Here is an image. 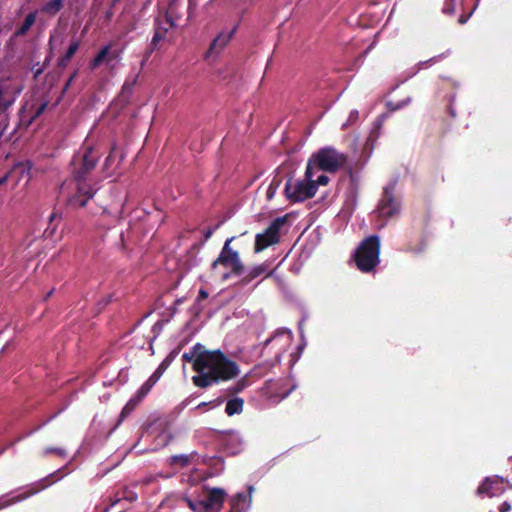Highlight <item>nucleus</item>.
Here are the masks:
<instances>
[{"label": "nucleus", "instance_id": "1", "mask_svg": "<svg viewBox=\"0 0 512 512\" xmlns=\"http://www.w3.org/2000/svg\"><path fill=\"white\" fill-rule=\"evenodd\" d=\"M246 235L247 232H244L239 236L226 239L218 257L211 264V276L219 281L242 276L241 283L243 285L256 281L255 286L264 283L265 286L281 287L282 279L277 275L276 269H271L268 263H261L245 269L240 252L249 247V241L244 243L242 240Z\"/></svg>", "mask_w": 512, "mask_h": 512}, {"label": "nucleus", "instance_id": "2", "mask_svg": "<svg viewBox=\"0 0 512 512\" xmlns=\"http://www.w3.org/2000/svg\"><path fill=\"white\" fill-rule=\"evenodd\" d=\"M194 370L196 375L192 377V382L199 388L232 380L240 373L239 365L220 349L200 352L195 358Z\"/></svg>", "mask_w": 512, "mask_h": 512}, {"label": "nucleus", "instance_id": "3", "mask_svg": "<svg viewBox=\"0 0 512 512\" xmlns=\"http://www.w3.org/2000/svg\"><path fill=\"white\" fill-rule=\"evenodd\" d=\"M103 153L98 146L83 145L71 160V173L77 183V193L70 199L74 207H84L94 196L96 189L87 181L95 170Z\"/></svg>", "mask_w": 512, "mask_h": 512}, {"label": "nucleus", "instance_id": "4", "mask_svg": "<svg viewBox=\"0 0 512 512\" xmlns=\"http://www.w3.org/2000/svg\"><path fill=\"white\" fill-rule=\"evenodd\" d=\"M347 163V155L333 147H323L312 154L306 166L307 177L314 176V169L335 173Z\"/></svg>", "mask_w": 512, "mask_h": 512}, {"label": "nucleus", "instance_id": "5", "mask_svg": "<svg viewBox=\"0 0 512 512\" xmlns=\"http://www.w3.org/2000/svg\"><path fill=\"white\" fill-rule=\"evenodd\" d=\"M205 492L196 497L184 495L183 501L193 512H220L227 492L220 487H204Z\"/></svg>", "mask_w": 512, "mask_h": 512}, {"label": "nucleus", "instance_id": "6", "mask_svg": "<svg viewBox=\"0 0 512 512\" xmlns=\"http://www.w3.org/2000/svg\"><path fill=\"white\" fill-rule=\"evenodd\" d=\"M380 238L371 235L364 239L356 249L354 259L357 268L362 272H370L379 264Z\"/></svg>", "mask_w": 512, "mask_h": 512}, {"label": "nucleus", "instance_id": "7", "mask_svg": "<svg viewBox=\"0 0 512 512\" xmlns=\"http://www.w3.org/2000/svg\"><path fill=\"white\" fill-rule=\"evenodd\" d=\"M317 192L316 183H314L313 177H307L304 175L303 179H289L285 183L284 194L285 197L293 203L304 202L312 197Z\"/></svg>", "mask_w": 512, "mask_h": 512}, {"label": "nucleus", "instance_id": "8", "mask_svg": "<svg viewBox=\"0 0 512 512\" xmlns=\"http://www.w3.org/2000/svg\"><path fill=\"white\" fill-rule=\"evenodd\" d=\"M64 468L65 467L60 468V469L50 473L46 477L28 485L26 487V491L24 493H20L16 496L11 497L10 499H6L5 496L0 497V509L8 507V506L16 504V503H19V502H22V501L28 499L29 497L36 495L40 491L48 488L54 482L59 481L60 479L63 478V475H60L56 480L51 481V482H48V479L59 474Z\"/></svg>", "mask_w": 512, "mask_h": 512}, {"label": "nucleus", "instance_id": "9", "mask_svg": "<svg viewBox=\"0 0 512 512\" xmlns=\"http://www.w3.org/2000/svg\"><path fill=\"white\" fill-rule=\"evenodd\" d=\"M287 216L275 218L264 232L258 233L255 237L254 251L259 253L269 246L279 243L280 229L286 223Z\"/></svg>", "mask_w": 512, "mask_h": 512}, {"label": "nucleus", "instance_id": "10", "mask_svg": "<svg viewBox=\"0 0 512 512\" xmlns=\"http://www.w3.org/2000/svg\"><path fill=\"white\" fill-rule=\"evenodd\" d=\"M396 183L384 187L376 212L379 217L392 218L400 213L401 203L395 195Z\"/></svg>", "mask_w": 512, "mask_h": 512}, {"label": "nucleus", "instance_id": "11", "mask_svg": "<svg viewBox=\"0 0 512 512\" xmlns=\"http://www.w3.org/2000/svg\"><path fill=\"white\" fill-rule=\"evenodd\" d=\"M505 478L502 476H487L483 479L476 490V494L480 497L488 496L490 498L500 496L504 493L505 489L499 485V482L503 483Z\"/></svg>", "mask_w": 512, "mask_h": 512}, {"label": "nucleus", "instance_id": "12", "mask_svg": "<svg viewBox=\"0 0 512 512\" xmlns=\"http://www.w3.org/2000/svg\"><path fill=\"white\" fill-rule=\"evenodd\" d=\"M219 444L224 452L228 455H237L243 449V441L241 436L234 431L221 432Z\"/></svg>", "mask_w": 512, "mask_h": 512}, {"label": "nucleus", "instance_id": "13", "mask_svg": "<svg viewBox=\"0 0 512 512\" xmlns=\"http://www.w3.org/2000/svg\"><path fill=\"white\" fill-rule=\"evenodd\" d=\"M234 29L229 32H221L210 43L208 50L204 54V60H209L218 56L232 39Z\"/></svg>", "mask_w": 512, "mask_h": 512}, {"label": "nucleus", "instance_id": "14", "mask_svg": "<svg viewBox=\"0 0 512 512\" xmlns=\"http://www.w3.org/2000/svg\"><path fill=\"white\" fill-rule=\"evenodd\" d=\"M148 394L149 392L146 390V388L140 386V388L135 392V394L128 400V402L122 408L117 424H121L125 420V418L135 410V408L144 400V398Z\"/></svg>", "mask_w": 512, "mask_h": 512}, {"label": "nucleus", "instance_id": "15", "mask_svg": "<svg viewBox=\"0 0 512 512\" xmlns=\"http://www.w3.org/2000/svg\"><path fill=\"white\" fill-rule=\"evenodd\" d=\"M185 6L181 0H171L165 14V23L169 28L176 27V21L184 16Z\"/></svg>", "mask_w": 512, "mask_h": 512}, {"label": "nucleus", "instance_id": "16", "mask_svg": "<svg viewBox=\"0 0 512 512\" xmlns=\"http://www.w3.org/2000/svg\"><path fill=\"white\" fill-rule=\"evenodd\" d=\"M252 507V497L244 492H238L231 498L230 512H249Z\"/></svg>", "mask_w": 512, "mask_h": 512}, {"label": "nucleus", "instance_id": "17", "mask_svg": "<svg viewBox=\"0 0 512 512\" xmlns=\"http://www.w3.org/2000/svg\"><path fill=\"white\" fill-rule=\"evenodd\" d=\"M299 308L301 310L302 317H301V319L298 322V330H299V335H300V343L296 347L297 358H299L301 356L303 350L305 349V347L307 345V340L305 338L304 328L303 327H304V322L308 318V311L306 310V308L302 304H299Z\"/></svg>", "mask_w": 512, "mask_h": 512}, {"label": "nucleus", "instance_id": "18", "mask_svg": "<svg viewBox=\"0 0 512 512\" xmlns=\"http://www.w3.org/2000/svg\"><path fill=\"white\" fill-rule=\"evenodd\" d=\"M225 413L228 416H234L242 413L244 407V399L238 396H233L225 400Z\"/></svg>", "mask_w": 512, "mask_h": 512}, {"label": "nucleus", "instance_id": "19", "mask_svg": "<svg viewBox=\"0 0 512 512\" xmlns=\"http://www.w3.org/2000/svg\"><path fill=\"white\" fill-rule=\"evenodd\" d=\"M79 46H80L79 40H72L68 49L66 50L65 54L58 59V61H57L58 67H60V68L67 67V65L69 64L72 57L78 51Z\"/></svg>", "mask_w": 512, "mask_h": 512}, {"label": "nucleus", "instance_id": "20", "mask_svg": "<svg viewBox=\"0 0 512 512\" xmlns=\"http://www.w3.org/2000/svg\"><path fill=\"white\" fill-rule=\"evenodd\" d=\"M37 17V11L30 12L22 22V24L16 29L15 36L20 37L27 34L30 28L34 25Z\"/></svg>", "mask_w": 512, "mask_h": 512}, {"label": "nucleus", "instance_id": "21", "mask_svg": "<svg viewBox=\"0 0 512 512\" xmlns=\"http://www.w3.org/2000/svg\"><path fill=\"white\" fill-rule=\"evenodd\" d=\"M169 29V25H167L166 23L165 25H162L159 19H156L155 32L151 41L152 49H155L158 43L165 38V35Z\"/></svg>", "mask_w": 512, "mask_h": 512}, {"label": "nucleus", "instance_id": "22", "mask_svg": "<svg viewBox=\"0 0 512 512\" xmlns=\"http://www.w3.org/2000/svg\"><path fill=\"white\" fill-rule=\"evenodd\" d=\"M63 7V0H50L41 7V12L50 16H55L63 9Z\"/></svg>", "mask_w": 512, "mask_h": 512}, {"label": "nucleus", "instance_id": "23", "mask_svg": "<svg viewBox=\"0 0 512 512\" xmlns=\"http://www.w3.org/2000/svg\"><path fill=\"white\" fill-rule=\"evenodd\" d=\"M111 45H106L99 50L97 55L90 62V69L94 70L98 68L108 57L111 50Z\"/></svg>", "mask_w": 512, "mask_h": 512}, {"label": "nucleus", "instance_id": "24", "mask_svg": "<svg viewBox=\"0 0 512 512\" xmlns=\"http://www.w3.org/2000/svg\"><path fill=\"white\" fill-rule=\"evenodd\" d=\"M166 370H164L161 366H158L155 371L151 374V376L141 385L143 388H146L148 392L151 391L153 386L159 381Z\"/></svg>", "mask_w": 512, "mask_h": 512}, {"label": "nucleus", "instance_id": "25", "mask_svg": "<svg viewBox=\"0 0 512 512\" xmlns=\"http://www.w3.org/2000/svg\"><path fill=\"white\" fill-rule=\"evenodd\" d=\"M281 183H282V178L279 176V173H276V175L273 177V179L267 189V192H266V198L268 201L273 199V197L275 196Z\"/></svg>", "mask_w": 512, "mask_h": 512}, {"label": "nucleus", "instance_id": "26", "mask_svg": "<svg viewBox=\"0 0 512 512\" xmlns=\"http://www.w3.org/2000/svg\"><path fill=\"white\" fill-rule=\"evenodd\" d=\"M137 499H138L137 493L131 489L126 488L120 493V496L113 502L112 505H115L116 503H118L121 500H125L129 503H133Z\"/></svg>", "mask_w": 512, "mask_h": 512}, {"label": "nucleus", "instance_id": "27", "mask_svg": "<svg viewBox=\"0 0 512 512\" xmlns=\"http://www.w3.org/2000/svg\"><path fill=\"white\" fill-rule=\"evenodd\" d=\"M214 474L218 475L224 470V459L221 456H213L208 463Z\"/></svg>", "mask_w": 512, "mask_h": 512}, {"label": "nucleus", "instance_id": "28", "mask_svg": "<svg viewBox=\"0 0 512 512\" xmlns=\"http://www.w3.org/2000/svg\"><path fill=\"white\" fill-rule=\"evenodd\" d=\"M283 335H288L290 337L292 335V331L285 327L278 328L270 337H268L263 342V344H262L263 347L268 346L272 341H274L275 339H277L278 337L283 336Z\"/></svg>", "mask_w": 512, "mask_h": 512}, {"label": "nucleus", "instance_id": "29", "mask_svg": "<svg viewBox=\"0 0 512 512\" xmlns=\"http://www.w3.org/2000/svg\"><path fill=\"white\" fill-rule=\"evenodd\" d=\"M209 297V290H199L193 309L197 314L203 310L202 301Z\"/></svg>", "mask_w": 512, "mask_h": 512}, {"label": "nucleus", "instance_id": "30", "mask_svg": "<svg viewBox=\"0 0 512 512\" xmlns=\"http://www.w3.org/2000/svg\"><path fill=\"white\" fill-rule=\"evenodd\" d=\"M57 219H60V216L57 214L56 211H53L49 216V225L44 231V235L46 237H52L55 233L57 225L52 226V223Z\"/></svg>", "mask_w": 512, "mask_h": 512}, {"label": "nucleus", "instance_id": "31", "mask_svg": "<svg viewBox=\"0 0 512 512\" xmlns=\"http://www.w3.org/2000/svg\"><path fill=\"white\" fill-rule=\"evenodd\" d=\"M247 386V381L244 378L240 379L237 383H235L234 385L230 386L228 389H227V393L233 395V396H236V394L242 392L245 387Z\"/></svg>", "mask_w": 512, "mask_h": 512}, {"label": "nucleus", "instance_id": "32", "mask_svg": "<svg viewBox=\"0 0 512 512\" xmlns=\"http://www.w3.org/2000/svg\"><path fill=\"white\" fill-rule=\"evenodd\" d=\"M166 321L164 320H158L157 322H155V324L152 326V329H151V332L153 333V336L151 337L152 338V341H155L159 336L160 334L162 333L163 331V328H164V324H165Z\"/></svg>", "mask_w": 512, "mask_h": 512}, {"label": "nucleus", "instance_id": "33", "mask_svg": "<svg viewBox=\"0 0 512 512\" xmlns=\"http://www.w3.org/2000/svg\"><path fill=\"white\" fill-rule=\"evenodd\" d=\"M189 458L185 454L173 455L171 457V464H179L181 467H184L188 464Z\"/></svg>", "mask_w": 512, "mask_h": 512}, {"label": "nucleus", "instance_id": "34", "mask_svg": "<svg viewBox=\"0 0 512 512\" xmlns=\"http://www.w3.org/2000/svg\"><path fill=\"white\" fill-rule=\"evenodd\" d=\"M50 453H55L56 455H58L59 457H62V458H65L67 456V452L65 449L63 448H59V447H47L43 450V454L44 455H48Z\"/></svg>", "mask_w": 512, "mask_h": 512}, {"label": "nucleus", "instance_id": "35", "mask_svg": "<svg viewBox=\"0 0 512 512\" xmlns=\"http://www.w3.org/2000/svg\"><path fill=\"white\" fill-rule=\"evenodd\" d=\"M136 77L133 78L132 80H126L125 83L123 84L122 86V94L125 95H130L134 89V86L136 84Z\"/></svg>", "mask_w": 512, "mask_h": 512}, {"label": "nucleus", "instance_id": "36", "mask_svg": "<svg viewBox=\"0 0 512 512\" xmlns=\"http://www.w3.org/2000/svg\"><path fill=\"white\" fill-rule=\"evenodd\" d=\"M222 225V222H218L214 227H209L205 230H203V240L202 242L205 243L206 241H208L213 233Z\"/></svg>", "mask_w": 512, "mask_h": 512}, {"label": "nucleus", "instance_id": "37", "mask_svg": "<svg viewBox=\"0 0 512 512\" xmlns=\"http://www.w3.org/2000/svg\"><path fill=\"white\" fill-rule=\"evenodd\" d=\"M182 349V344H179L177 347H175L174 349H172L168 354L167 356L164 358L165 360H167L169 363L172 364V362L176 359V357L179 355L180 351Z\"/></svg>", "mask_w": 512, "mask_h": 512}, {"label": "nucleus", "instance_id": "38", "mask_svg": "<svg viewBox=\"0 0 512 512\" xmlns=\"http://www.w3.org/2000/svg\"><path fill=\"white\" fill-rule=\"evenodd\" d=\"M68 407V404L64 405L63 407L59 408L55 413L48 416L45 420H43L44 424L48 425L50 422H52L54 419H56L60 414H62Z\"/></svg>", "mask_w": 512, "mask_h": 512}, {"label": "nucleus", "instance_id": "39", "mask_svg": "<svg viewBox=\"0 0 512 512\" xmlns=\"http://www.w3.org/2000/svg\"><path fill=\"white\" fill-rule=\"evenodd\" d=\"M68 407V404L64 405L63 407L59 408L55 413L48 416L45 420H43L44 424L48 425L50 422H52L54 419H56L60 414H62Z\"/></svg>", "mask_w": 512, "mask_h": 512}, {"label": "nucleus", "instance_id": "40", "mask_svg": "<svg viewBox=\"0 0 512 512\" xmlns=\"http://www.w3.org/2000/svg\"><path fill=\"white\" fill-rule=\"evenodd\" d=\"M68 407V404L64 405L63 407L59 408L55 413L48 416L45 420H43L44 424L48 425L50 422H52L54 419H56L60 414H62Z\"/></svg>", "mask_w": 512, "mask_h": 512}, {"label": "nucleus", "instance_id": "41", "mask_svg": "<svg viewBox=\"0 0 512 512\" xmlns=\"http://www.w3.org/2000/svg\"><path fill=\"white\" fill-rule=\"evenodd\" d=\"M68 407V404L64 405L63 407L59 408L55 413L48 416L45 420H43L44 424L48 425L50 422H52L54 419H56L60 414H62Z\"/></svg>", "mask_w": 512, "mask_h": 512}, {"label": "nucleus", "instance_id": "42", "mask_svg": "<svg viewBox=\"0 0 512 512\" xmlns=\"http://www.w3.org/2000/svg\"><path fill=\"white\" fill-rule=\"evenodd\" d=\"M225 400L226 398L224 396H218L211 401H207V404L209 405V409H215L221 406L225 402Z\"/></svg>", "mask_w": 512, "mask_h": 512}, {"label": "nucleus", "instance_id": "43", "mask_svg": "<svg viewBox=\"0 0 512 512\" xmlns=\"http://www.w3.org/2000/svg\"><path fill=\"white\" fill-rule=\"evenodd\" d=\"M114 151H115V147L113 146L109 155L106 157V159L104 161L103 171L109 170L110 166L112 165V163L114 161V155H113Z\"/></svg>", "mask_w": 512, "mask_h": 512}, {"label": "nucleus", "instance_id": "44", "mask_svg": "<svg viewBox=\"0 0 512 512\" xmlns=\"http://www.w3.org/2000/svg\"><path fill=\"white\" fill-rule=\"evenodd\" d=\"M454 12H455L454 1L446 0L444 7H443V13L448 14V15H453Z\"/></svg>", "mask_w": 512, "mask_h": 512}, {"label": "nucleus", "instance_id": "45", "mask_svg": "<svg viewBox=\"0 0 512 512\" xmlns=\"http://www.w3.org/2000/svg\"><path fill=\"white\" fill-rule=\"evenodd\" d=\"M196 356L197 355L193 351L190 350L189 352H184L183 353L182 360L184 362H188V363L192 362L194 364Z\"/></svg>", "mask_w": 512, "mask_h": 512}, {"label": "nucleus", "instance_id": "46", "mask_svg": "<svg viewBox=\"0 0 512 512\" xmlns=\"http://www.w3.org/2000/svg\"><path fill=\"white\" fill-rule=\"evenodd\" d=\"M47 106H48V102H47V101H45V102L41 103V104L37 107V109L35 110V113H34V115H33V119H36V118H38L41 114H43V113H44V111L46 110Z\"/></svg>", "mask_w": 512, "mask_h": 512}, {"label": "nucleus", "instance_id": "47", "mask_svg": "<svg viewBox=\"0 0 512 512\" xmlns=\"http://www.w3.org/2000/svg\"><path fill=\"white\" fill-rule=\"evenodd\" d=\"M330 181V178L327 176V175H320L318 176V178L316 180H314V183H316V186L318 187L319 185H327Z\"/></svg>", "mask_w": 512, "mask_h": 512}, {"label": "nucleus", "instance_id": "48", "mask_svg": "<svg viewBox=\"0 0 512 512\" xmlns=\"http://www.w3.org/2000/svg\"><path fill=\"white\" fill-rule=\"evenodd\" d=\"M425 245H426L425 240L422 239L421 243L418 246H415V247L414 246H410L409 250L412 251V252H415V253H420V252L424 251Z\"/></svg>", "mask_w": 512, "mask_h": 512}, {"label": "nucleus", "instance_id": "49", "mask_svg": "<svg viewBox=\"0 0 512 512\" xmlns=\"http://www.w3.org/2000/svg\"><path fill=\"white\" fill-rule=\"evenodd\" d=\"M128 378V370L127 369H121L119 372V382L121 385H123Z\"/></svg>", "mask_w": 512, "mask_h": 512}, {"label": "nucleus", "instance_id": "50", "mask_svg": "<svg viewBox=\"0 0 512 512\" xmlns=\"http://www.w3.org/2000/svg\"><path fill=\"white\" fill-rule=\"evenodd\" d=\"M33 69H34V79H37L44 72V66H40L39 63L34 65Z\"/></svg>", "mask_w": 512, "mask_h": 512}, {"label": "nucleus", "instance_id": "51", "mask_svg": "<svg viewBox=\"0 0 512 512\" xmlns=\"http://www.w3.org/2000/svg\"><path fill=\"white\" fill-rule=\"evenodd\" d=\"M499 512H509L511 510V504L508 501H504L498 508Z\"/></svg>", "mask_w": 512, "mask_h": 512}, {"label": "nucleus", "instance_id": "52", "mask_svg": "<svg viewBox=\"0 0 512 512\" xmlns=\"http://www.w3.org/2000/svg\"><path fill=\"white\" fill-rule=\"evenodd\" d=\"M77 70L68 78V80L66 81L65 83V86H64V89H63V92L67 91V89L70 87V85L72 84L73 80L75 79V77L77 76Z\"/></svg>", "mask_w": 512, "mask_h": 512}, {"label": "nucleus", "instance_id": "53", "mask_svg": "<svg viewBox=\"0 0 512 512\" xmlns=\"http://www.w3.org/2000/svg\"><path fill=\"white\" fill-rule=\"evenodd\" d=\"M203 350H206V349L204 348V346L201 343H196L191 348V351H193L196 355H198Z\"/></svg>", "mask_w": 512, "mask_h": 512}, {"label": "nucleus", "instance_id": "54", "mask_svg": "<svg viewBox=\"0 0 512 512\" xmlns=\"http://www.w3.org/2000/svg\"><path fill=\"white\" fill-rule=\"evenodd\" d=\"M471 15H472V12H470L469 14H462L458 19L459 24H465L468 21V19L471 17Z\"/></svg>", "mask_w": 512, "mask_h": 512}, {"label": "nucleus", "instance_id": "55", "mask_svg": "<svg viewBox=\"0 0 512 512\" xmlns=\"http://www.w3.org/2000/svg\"><path fill=\"white\" fill-rule=\"evenodd\" d=\"M10 174H11V172L9 171V172H7L4 176H2V177L0 178V186H2V185H4L5 183H7L8 179H9V177H10Z\"/></svg>", "mask_w": 512, "mask_h": 512}, {"label": "nucleus", "instance_id": "56", "mask_svg": "<svg viewBox=\"0 0 512 512\" xmlns=\"http://www.w3.org/2000/svg\"><path fill=\"white\" fill-rule=\"evenodd\" d=\"M152 314V311H148L146 314L143 315V317L136 323V327L140 326L143 321L148 318Z\"/></svg>", "mask_w": 512, "mask_h": 512}, {"label": "nucleus", "instance_id": "57", "mask_svg": "<svg viewBox=\"0 0 512 512\" xmlns=\"http://www.w3.org/2000/svg\"><path fill=\"white\" fill-rule=\"evenodd\" d=\"M11 104H12V102H10V101H4V102L1 101L0 109L5 111L10 107Z\"/></svg>", "mask_w": 512, "mask_h": 512}, {"label": "nucleus", "instance_id": "58", "mask_svg": "<svg viewBox=\"0 0 512 512\" xmlns=\"http://www.w3.org/2000/svg\"><path fill=\"white\" fill-rule=\"evenodd\" d=\"M45 426H46V424H44V422L42 421L41 423H39L37 426H35L31 430L34 431V434H35L36 432H38L41 429H43Z\"/></svg>", "mask_w": 512, "mask_h": 512}, {"label": "nucleus", "instance_id": "59", "mask_svg": "<svg viewBox=\"0 0 512 512\" xmlns=\"http://www.w3.org/2000/svg\"><path fill=\"white\" fill-rule=\"evenodd\" d=\"M45 426H46V424H44V422L42 421L41 423H39L37 426H35L31 430L34 431V434H35L36 432H38L41 429H43Z\"/></svg>", "mask_w": 512, "mask_h": 512}, {"label": "nucleus", "instance_id": "60", "mask_svg": "<svg viewBox=\"0 0 512 512\" xmlns=\"http://www.w3.org/2000/svg\"><path fill=\"white\" fill-rule=\"evenodd\" d=\"M45 426H46V424H44V422L42 421L41 423H39L37 426H35L31 430L34 431V434H35L36 432H38L41 429H43Z\"/></svg>", "mask_w": 512, "mask_h": 512}, {"label": "nucleus", "instance_id": "61", "mask_svg": "<svg viewBox=\"0 0 512 512\" xmlns=\"http://www.w3.org/2000/svg\"><path fill=\"white\" fill-rule=\"evenodd\" d=\"M24 439H25V436L20 435L13 442L9 443L8 446L12 447L14 444L19 443Z\"/></svg>", "mask_w": 512, "mask_h": 512}, {"label": "nucleus", "instance_id": "62", "mask_svg": "<svg viewBox=\"0 0 512 512\" xmlns=\"http://www.w3.org/2000/svg\"><path fill=\"white\" fill-rule=\"evenodd\" d=\"M171 365L167 360L163 359V361L159 364L164 370H167L168 367Z\"/></svg>", "mask_w": 512, "mask_h": 512}, {"label": "nucleus", "instance_id": "63", "mask_svg": "<svg viewBox=\"0 0 512 512\" xmlns=\"http://www.w3.org/2000/svg\"><path fill=\"white\" fill-rule=\"evenodd\" d=\"M154 342L155 341H152V338L149 339V347H148V349H149L151 355H153L155 353L154 346H153Z\"/></svg>", "mask_w": 512, "mask_h": 512}, {"label": "nucleus", "instance_id": "64", "mask_svg": "<svg viewBox=\"0 0 512 512\" xmlns=\"http://www.w3.org/2000/svg\"><path fill=\"white\" fill-rule=\"evenodd\" d=\"M253 492H254V486L253 485H248L246 496H251L252 497Z\"/></svg>", "mask_w": 512, "mask_h": 512}]
</instances>
